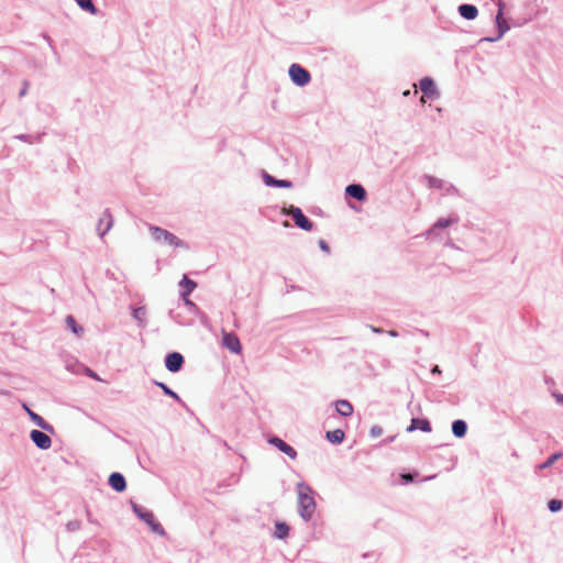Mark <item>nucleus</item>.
I'll return each instance as SVG.
<instances>
[{"label":"nucleus","instance_id":"f257e3e1","mask_svg":"<svg viewBox=\"0 0 563 563\" xmlns=\"http://www.w3.org/2000/svg\"><path fill=\"white\" fill-rule=\"evenodd\" d=\"M298 494V512L303 521L308 522L311 520L317 504L313 497V490L305 482H299L296 486Z\"/></svg>","mask_w":563,"mask_h":563},{"label":"nucleus","instance_id":"f03ea898","mask_svg":"<svg viewBox=\"0 0 563 563\" xmlns=\"http://www.w3.org/2000/svg\"><path fill=\"white\" fill-rule=\"evenodd\" d=\"M153 240L157 243H166L173 247L188 249L185 241L176 236L174 233L156 225H150L148 228Z\"/></svg>","mask_w":563,"mask_h":563},{"label":"nucleus","instance_id":"7ed1b4c3","mask_svg":"<svg viewBox=\"0 0 563 563\" xmlns=\"http://www.w3.org/2000/svg\"><path fill=\"white\" fill-rule=\"evenodd\" d=\"M284 213L286 216L291 217L295 224L305 231H311L313 228V223L310 219H308L302 210L299 207L290 205L288 208L284 209Z\"/></svg>","mask_w":563,"mask_h":563},{"label":"nucleus","instance_id":"20e7f679","mask_svg":"<svg viewBox=\"0 0 563 563\" xmlns=\"http://www.w3.org/2000/svg\"><path fill=\"white\" fill-rule=\"evenodd\" d=\"M504 7L505 4L503 2L498 3V12L495 16V23L497 26L498 34L495 37L486 36L479 40V43L482 42H497L499 41L509 30L510 26L508 22L504 19Z\"/></svg>","mask_w":563,"mask_h":563},{"label":"nucleus","instance_id":"39448f33","mask_svg":"<svg viewBox=\"0 0 563 563\" xmlns=\"http://www.w3.org/2000/svg\"><path fill=\"white\" fill-rule=\"evenodd\" d=\"M288 74L291 81L299 87L307 86L311 80L310 73L299 64H291Z\"/></svg>","mask_w":563,"mask_h":563},{"label":"nucleus","instance_id":"423d86ee","mask_svg":"<svg viewBox=\"0 0 563 563\" xmlns=\"http://www.w3.org/2000/svg\"><path fill=\"white\" fill-rule=\"evenodd\" d=\"M419 88L423 93V97L420 99L421 103H426L424 97H428L429 99H437L440 96L434 80L431 77H423L419 81Z\"/></svg>","mask_w":563,"mask_h":563},{"label":"nucleus","instance_id":"0eeeda50","mask_svg":"<svg viewBox=\"0 0 563 563\" xmlns=\"http://www.w3.org/2000/svg\"><path fill=\"white\" fill-rule=\"evenodd\" d=\"M268 443L275 446L280 452L285 453L288 457L291 460H295L297 457V451L289 445L287 442H285L283 439H280L277 435H272L268 438Z\"/></svg>","mask_w":563,"mask_h":563},{"label":"nucleus","instance_id":"6e6552de","mask_svg":"<svg viewBox=\"0 0 563 563\" xmlns=\"http://www.w3.org/2000/svg\"><path fill=\"white\" fill-rule=\"evenodd\" d=\"M184 363L185 358L179 352H170L165 357V366L172 373H178Z\"/></svg>","mask_w":563,"mask_h":563},{"label":"nucleus","instance_id":"1a4fd4ad","mask_svg":"<svg viewBox=\"0 0 563 563\" xmlns=\"http://www.w3.org/2000/svg\"><path fill=\"white\" fill-rule=\"evenodd\" d=\"M30 439L41 450H47L52 445V439L44 431L37 429L30 432Z\"/></svg>","mask_w":563,"mask_h":563},{"label":"nucleus","instance_id":"9d476101","mask_svg":"<svg viewBox=\"0 0 563 563\" xmlns=\"http://www.w3.org/2000/svg\"><path fill=\"white\" fill-rule=\"evenodd\" d=\"M262 178L267 187L291 188L292 183L287 179H277L265 170H262Z\"/></svg>","mask_w":563,"mask_h":563},{"label":"nucleus","instance_id":"9b49d317","mask_svg":"<svg viewBox=\"0 0 563 563\" xmlns=\"http://www.w3.org/2000/svg\"><path fill=\"white\" fill-rule=\"evenodd\" d=\"M113 225V219L109 211V209H106L100 217L98 224H97V231L100 238H103L104 234L112 228Z\"/></svg>","mask_w":563,"mask_h":563},{"label":"nucleus","instance_id":"f8f14e48","mask_svg":"<svg viewBox=\"0 0 563 563\" xmlns=\"http://www.w3.org/2000/svg\"><path fill=\"white\" fill-rule=\"evenodd\" d=\"M108 484L111 486L113 490L118 493H122L126 489L125 477L119 472H113L110 474L108 478Z\"/></svg>","mask_w":563,"mask_h":563},{"label":"nucleus","instance_id":"ddd939ff","mask_svg":"<svg viewBox=\"0 0 563 563\" xmlns=\"http://www.w3.org/2000/svg\"><path fill=\"white\" fill-rule=\"evenodd\" d=\"M420 430L422 432H431V423L427 418H412L410 424L406 428L407 432Z\"/></svg>","mask_w":563,"mask_h":563},{"label":"nucleus","instance_id":"4468645a","mask_svg":"<svg viewBox=\"0 0 563 563\" xmlns=\"http://www.w3.org/2000/svg\"><path fill=\"white\" fill-rule=\"evenodd\" d=\"M345 195L357 200L364 201L366 199V190L360 184H351L345 187Z\"/></svg>","mask_w":563,"mask_h":563},{"label":"nucleus","instance_id":"2eb2a0df","mask_svg":"<svg viewBox=\"0 0 563 563\" xmlns=\"http://www.w3.org/2000/svg\"><path fill=\"white\" fill-rule=\"evenodd\" d=\"M223 345L233 353H240L242 350L241 342L234 333H224Z\"/></svg>","mask_w":563,"mask_h":563},{"label":"nucleus","instance_id":"dca6fc26","mask_svg":"<svg viewBox=\"0 0 563 563\" xmlns=\"http://www.w3.org/2000/svg\"><path fill=\"white\" fill-rule=\"evenodd\" d=\"M24 408L29 415V417L31 418V420L37 426L40 427L42 430L44 431H48V432H54V428L52 424H49L46 420L43 419V417H41L40 415H37L36 412L32 411L30 408H27L25 405H24Z\"/></svg>","mask_w":563,"mask_h":563},{"label":"nucleus","instance_id":"f3484780","mask_svg":"<svg viewBox=\"0 0 563 563\" xmlns=\"http://www.w3.org/2000/svg\"><path fill=\"white\" fill-rule=\"evenodd\" d=\"M457 12L465 20H474L478 15V9L474 4L463 3L457 8Z\"/></svg>","mask_w":563,"mask_h":563},{"label":"nucleus","instance_id":"a211bd4d","mask_svg":"<svg viewBox=\"0 0 563 563\" xmlns=\"http://www.w3.org/2000/svg\"><path fill=\"white\" fill-rule=\"evenodd\" d=\"M179 286L183 288L180 291V297L183 299H186V297H189L190 294L195 290L197 287V283L190 278H188L186 275L181 278Z\"/></svg>","mask_w":563,"mask_h":563},{"label":"nucleus","instance_id":"6ab92c4d","mask_svg":"<svg viewBox=\"0 0 563 563\" xmlns=\"http://www.w3.org/2000/svg\"><path fill=\"white\" fill-rule=\"evenodd\" d=\"M459 221L457 217L454 218H440L437 222L427 231L428 235L434 234L439 229H445L453 223Z\"/></svg>","mask_w":563,"mask_h":563},{"label":"nucleus","instance_id":"aec40b11","mask_svg":"<svg viewBox=\"0 0 563 563\" xmlns=\"http://www.w3.org/2000/svg\"><path fill=\"white\" fill-rule=\"evenodd\" d=\"M132 509H133L134 514L137 516V518L143 520L146 525H148V523H151V521H153L154 515L151 510H148L137 504H132Z\"/></svg>","mask_w":563,"mask_h":563},{"label":"nucleus","instance_id":"412c9836","mask_svg":"<svg viewBox=\"0 0 563 563\" xmlns=\"http://www.w3.org/2000/svg\"><path fill=\"white\" fill-rule=\"evenodd\" d=\"M334 405L336 412L343 417H349L353 413V406L345 399L336 400Z\"/></svg>","mask_w":563,"mask_h":563},{"label":"nucleus","instance_id":"4be33fe9","mask_svg":"<svg viewBox=\"0 0 563 563\" xmlns=\"http://www.w3.org/2000/svg\"><path fill=\"white\" fill-rule=\"evenodd\" d=\"M467 432V423L462 419H456L452 422V433L456 438H464Z\"/></svg>","mask_w":563,"mask_h":563},{"label":"nucleus","instance_id":"5701e85b","mask_svg":"<svg viewBox=\"0 0 563 563\" xmlns=\"http://www.w3.org/2000/svg\"><path fill=\"white\" fill-rule=\"evenodd\" d=\"M344 432L341 430V429H335V430H332V431H328L325 433V438L329 442L333 443V444H340L343 442L344 440Z\"/></svg>","mask_w":563,"mask_h":563},{"label":"nucleus","instance_id":"b1692460","mask_svg":"<svg viewBox=\"0 0 563 563\" xmlns=\"http://www.w3.org/2000/svg\"><path fill=\"white\" fill-rule=\"evenodd\" d=\"M289 533V526L286 522L278 521L275 523L274 537L285 539Z\"/></svg>","mask_w":563,"mask_h":563},{"label":"nucleus","instance_id":"393cba45","mask_svg":"<svg viewBox=\"0 0 563 563\" xmlns=\"http://www.w3.org/2000/svg\"><path fill=\"white\" fill-rule=\"evenodd\" d=\"M132 318L139 322L140 327L145 325L146 308L144 306L132 310Z\"/></svg>","mask_w":563,"mask_h":563},{"label":"nucleus","instance_id":"a878e982","mask_svg":"<svg viewBox=\"0 0 563 563\" xmlns=\"http://www.w3.org/2000/svg\"><path fill=\"white\" fill-rule=\"evenodd\" d=\"M80 9L91 14L98 13V8L93 4L92 0H75Z\"/></svg>","mask_w":563,"mask_h":563},{"label":"nucleus","instance_id":"bb28decb","mask_svg":"<svg viewBox=\"0 0 563 563\" xmlns=\"http://www.w3.org/2000/svg\"><path fill=\"white\" fill-rule=\"evenodd\" d=\"M154 384L157 387H159L166 396L172 397L173 399H175L178 402H181V399L178 396V394L175 393L173 389H170L165 383L154 380Z\"/></svg>","mask_w":563,"mask_h":563},{"label":"nucleus","instance_id":"cd10ccee","mask_svg":"<svg viewBox=\"0 0 563 563\" xmlns=\"http://www.w3.org/2000/svg\"><path fill=\"white\" fill-rule=\"evenodd\" d=\"M563 456V452H556L551 454L543 463L538 465L539 470H545L551 467L559 459Z\"/></svg>","mask_w":563,"mask_h":563},{"label":"nucleus","instance_id":"c85d7f7f","mask_svg":"<svg viewBox=\"0 0 563 563\" xmlns=\"http://www.w3.org/2000/svg\"><path fill=\"white\" fill-rule=\"evenodd\" d=\"M424 180L427 181V185L430 188H437V189H443L444 188V181L440 178H437L431 175H424Z\"/></svg>","mask_w":563,"mask_h":563},{"label":"nucleus","instance_id":"c756f323","mask_svg":"<svg viewBox=\"0 0 563 563\" xmlns=\"http://www.w3.org/2000/svg\"><path fill=\"white\" fill-rule=\"evenodd\" d=\"M66 324L77 335L84 331V329L76 322L73 316L66 317Z\"/></svg>","mask_w":563,"mask_h":563},{"label":"nucleus","instance_id":"7c9ffc66","mask_svg":"<svg viewBox=\"0 0 563 563\" xmlns=\"http://www.w3.org/2000/svg\"><path fill=\"white\" fill-rule=\"evenodd\" d=\"M41 137H42V134H38L36 136H32L29 134H19L15 136V139L23 141V142H27L30 144L35 143V142H41Z\"/></svg>","mask_w":563,"mask_h":563},{"label":"nucleus","instance_id":"2f4dec72","mask_svg":"<svg viewBox=\"0 0 563 563\" xmlns=\"http://www.w3.org/2000/svg\"><path fill=\"white\" fill-rule=\"evenodd\" d=\"M148 527L151 528V530L154 533H156L161 537L166 534L164 528L162 527V525L158 521L155 520V518L153 519V521H151V523H148Z\"/></svg>","mask_w":563,"mask_h":563},{"label":"nucleus","instance_id":"473e14b6","mask_svg":"<svg viewBox=\"0 0 563 563\" xmlns=\"http://www.w3.org/2000/svg\"><path fill=\"white\" fill-rule=\"evenodd\" d=\"M548 508L551 512H558L563 508V501L560 499H551L548 503Z\"/></svg>","mask_w":563,"mask_h":563},{"label":"nucleus","instance_id":"72a5a7b5","mask_svg":"<svg viewBox=\"0 0 563 563\" xmlns=\"http://www.w3.org/2000/svg\"><path fill=\"white\" fill-rule=\"evenodd\" d=\"M81 528V522L79 520H70L66 523V530L68 532L78 531Z\"/></svg>","mask_w":563,"mask_h":563},{"label":"nucleus","instance_id":"f704fd0d","mask_svg":"<svg viewBox=\"0 0 563 563\" xmlns=\"http://www.w3.org/2000/svg\"><path fill=\"white\" fill-rule=\"evenodd\" d=\"M416 476H417V474H410V473H404L400 475L402 482L406 484L412 483L415 481Z\"/></svg>","mask_w":563,"mask_h":563},{"label":"nucleus","instance_id":"c9c22d12","mask_svg":"<svg viewBox=\"0 0 563 563\" xmlns=\"http://www.w3.org/2000/svg\"><path fill=\"white\" fill-rule=\"evenodd\" d=\"M369 433H371V435H372L373 438H377V437L382 435V433H383V429H382V427H379V426H373V427L371 428Z\"/></svg>","mask_w":563,"mask_h":563},{"label":"nucleus","instance_id":"e433bc0d","mask_svg":"<svg viewBox=\"0 0 563 563\" xmlns=\"http://www.w3.org/2000/svg\"><path fill=\"white\" fill-rule=\"evenodd\" d=\"M29 86H30L29 81L24 80L23 81V87H22V89L19 92V97L20 98L24 97L27 93Z\"/></svg>","mask_w":563,"mask_h":563},{"label":"nucleus","instance_id":"4c0bfd02","mask_svg":"<svg viewBox=\"0 0 563 563\" xmlns=\"http://www.w3.org/2000/svg\"><path fill=\"white\" fill-rule=\"evenodd\" d=\"M319 246L322 251L330 253V246L324 240H319Z\"/></svg>","mask_w":563,"mask_h":563},{"label":"nucleus","instance_id":"58836bf2","mask_svg":"<svg viewBox=\"0 0 563 563\" xmlns=\"http://www.w3.org/2000/svg\"><path fill=\"white\" fill-rule=\"evenodd\" d=\"M445 190H446L448 194H454V195L459 194V189L454 185H452V184L446 186Z\"/></svg>","mask_w":563,"mask_h":563},{"label":"nucleus","instance_id":"ea45409f","mask_svg":"<svg viewBox=\"0 0 563 563\" xmlns=\"http://www.w3.org/2000/svg\"><path fill=\"white\" fill-rule=\"evenodd\" d=\"M552 396L555 398L558 404L563 405V394L553 393Z\"/></svg>","mask_w":563,"mask_h":563},{"label":"nucleus","instance_id":"a19ab883","mask_svg":"<svg viewBox=\"0 0 563 563\" xmlns=\"http://www.w3.org/2000/svg\"><path fill=\"white\" fill-rule=\"evenodd\" d=\"M368 328L371 329L372 332L376 333V334H382L384 333V329L382 328H378V327H374V325H368Z\"/></svg>","mask_w":563,"mask_h":563},{"label":"nucleus","instance_id":"79ce46f5","mask_svg":"<svg viewBox=\"0 0 563 563\" xmlns=\"http://www.w3.org/2000/svg\"><path fill=\"white\" fill-rule=\"evenodd\" d=\"M86 373H87V375L89 377L95 378V379H99L98 375L93 371H91L90 368H87Z\"/></svg>","mask_w":563,"mask_h":563},{"label":"nucleus","instance_id":"37998d69","mask_svg":"<svg viewBox=\"0 0 563 563\" xmlns=\"http://www.w3.org/2000/svg\"><path fill=\"white\" fill-rule=\"evenodd\" d=\"M431 374H441V368L439 365H434L432 368H431Z\"/></svg>","mask_w":563,"mask_h":563},{"label":"nucleus","instance_id":"c03bdc74","mask_svg":"<svg viewBox=\"0 0 563 563\" xmlns=\"http://www.w3.org/2000/svg\"><path fill=\"white\" fill-rule=\"evenodd\" d=\"M184 301H185L186 306L196 307V305L188 297H186V299H184Z\"/></svg>","mask_w":563,"mask_h":563},{"label":"nucleus","instance_id":"a18cd8bd","mask_svg":"<svg viewBox=\"0 0 563 563\" xmlns=\"http://www.w3.org/2000/svg\"><path fill=\"white\" fill-rule=\"evenodd\" d=\"M388 335L391 338H397L399 334L396 330H389L387 331Z\"/></svg>","mask_w":563,"mask_h":563},{"label":"nucleus","instance_id":"49530a36","mask_svg":"<svg viewBox=\"0 0 563 563\" xmlns=\"http://www.w3.org/2000/svg\"><path fill=\"white\" fill-rule=\"evenodd\" d=\"M87 516H88V520H89L90 522H93L92 518L90 517V511H89L88 509H87Z\"/></svg>","mask_w":563,"mask_h":563},{"label":"nucleus","instance_id":"de8ad7c7","mask_svg":"<svg viewBox=\"0 0 563 563\" xmlns=\"http://www.w3.org/2000/svg\"><path fill=\"white\" fill-rule=\"evenodd\" d=\"M434 477H435V475H432V476L426 477L424 479L428 481V479H432Z\"/></svg>","mask_w":563,"mask_h":563},{"label":"nucleus","instance_id":"09e8293b","mask_svg":"<svg viewBox=\"0 0 563 563\" xmlns=\"http://www.w3.org/2000/svg\"><path fill=\"white\" fill-rule=\"evenodd\" d=\"M408 95H409V90H406V91L404 92V96H408Z\"/></svg>","mask_w":563,"mask_h":563}]
</instances>
